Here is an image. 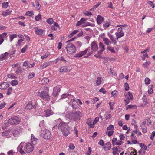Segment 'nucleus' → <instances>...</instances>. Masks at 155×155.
Here are the masks:
<instances>
[{"label": "nucleus", "mask_w": 155, "mask_h": 155, "mask_svg": "<svg viewBox=\"0 0 155 155\" xmlns=\"http://www.w3.org/2000/svg\"><path fill=\"white\" fill-rule=\"evenodd\" d=\"M34 149V146L31 143L21 142L17 148V150L21 154L24 155L31 152Z\"/></svg>", "instance_id": "1"}, {"label": "nucleus", "mask_w": 155, "mask_h": 155, "mask_svg": "<svg viewBox=\"0 0 155 155\" xmlns=\"http://www.w3.org/2000/svg\"><path fill=\"white\" fill-rule=\"evenodd\" d=\"M55 122L59 123L58 129L62 132L64 135L68 136L69 133V131L67 129L68 124L61 121V119L59 118L55 121Z\"/></svg>", "instance_id": "2"}, {"label": "nucleus", "mask_w": 155, "mask_h": 155, "mask_svg": "<svg viewBox=\"0 0 155 155\" xmlns=\"http://www.w3.org/2000/svg\"><path fill=\"white\" fill-rule=\"evenodd\" d=\"M81 116V112L79 111H77L70 114L69 118L71 120L75 121L79 120Z\"/></svg>", "instance_id": "3"}, {"label": "nucleus", "mask_w": 155, "mask_h": 155, "mask_svg": "<svg viewBox=\"0 0 155 155\" xmlns=\"http://www.w3.org/2000/svg\"><path fill=\"white\" fill-rule=\"evenodd\" d=\"M44 91L38 94L39 96L41 98L45 100H48L50 99V96L49 95V88L48 87H44Z\"/></svg>", "instance_id": "4"}, {"label": "nucleus", "mask_w": 155, "mask_h": 155, "mask_svg": "<svg viewBox=\"0 0 155 155\" xmlns=\"http://www.w3.org/2000/svg\"><path fill=\"white\" fill-rule=\"evenodd\" d=\"M65 48L67 50L68 53L70 54H74L76 52V49L75 46L71 43H69L66 45Z\"/></svg>", "instance_id": "5"}, {"label": "nucleus", "mask_w": 155, "mask_h": 155, "mask_svg": "<svg viewBox=\"0 0 155 155\" xmlns=\"http://www.w3.org/2000/svg\"><path fill=\"white\" fill-rule=\"evenodd\" d=\"M21 119L18 117L14 116L9 119L8 121V123L11 125H15L19 124Z\"/></svg>", "instance_id": "6"}, {"label": "nucleus", "mask_w": 155, "mask_h": 155, "mask_svg": "<svg viewBox=\"0 0 155 155\" xmlns=\"http://www.w3.org/2000/svg\"><path fill=\"white\" fill-rule=\"evenodd\" d=\"M124 95L125 97H126L124 101L126 103V105H127L130 102V100H132L133 99V95L130 92L127 93L125 92Z\"/></svg>", "instance_id": "7"}, {"label": "nucleus", "mask_w": 155, "mask_h": 155, "mask_svg": "<svg viewBox=\"0 0 155 155\" xmlns=\"http://www.w3.org/2000/svg\"><path fill=\"white\" fill-rule=\"evenodd\" d=\"M41 135L44 139L47 140L49 139L51 136L50 132L47 129H45L42 130Z\"/></svg>", "instance_id": "8"}, {"label": "nucleus", "mask_w": 155, "mask_h": 155, "mask_svg": "<svg viewBox=\"0 0 155 155\" xmlns=\"http://www.w3.org/2000/svg\"><path fill=\"white\" fill-rule=\"evenodd\" d=\"M115 34L116 35V39L117 40L119 38L124 36V33L122 31V28L120 27L119 28Z\"/></svg>", "instance_id": "9"}, {"label": "nucleus", "mask_w": 155, "mask_h": 155, "mask_svg": "<svg viewBox=\"0 0 155 155\" xmlns=\"http://www.w3.org/2000/svg\"><path fill=\"white\" fill-rule=\"evenodd\" d=\"M90 49V47H88L86 48L84 51H80L78 53L76 54L75 55L74 57L77 58H80L81 57L83 56Z\"/></svg>", "instance_id": "10"}, {"label": "nucleus", "mask_w": 155, "mask_h": 155, "mask_svg": "<svg viewBox=\"0 0 155 155\" xmlns=\"http://www.w3.org/2000/svg\"><path fill=\"white\" fill-rule=\"evenodd\" d=\"M128 150L125 153V155H136L137 152L135 149L131 147L129 148Z\"/></svg>", "instance_id": "11"}, {"label": "nucleus", "mask_w": 155, "mask_h": 155, "mask_svg": "<svg viewBox=\"0 0 155 155\" xmlns=\"http://www.w3.org/2000/svg\"><path fill=\"white\" fill-rule=\"evenodd\" d=\"M36 107L35 103L30 102L28 103L25 107V109L26 110H30L32 109H35Z\"/></svg>", "instance_id": "12"}, {"label": "nucleus", "mask_w": 155, "mask_h": 155, "mask_svg": "<svg viewBox=\"0 0 155 155\" xmlns=\"http://www.w3.org/2000/svg\"><path fill=\"white\" fill-rule=\"evenodd\" d=\"M11 136L12 134L14 137H17L20 135L19 130L18 129L15 130L11 129Z\"/></svg>", "instance_id": "13"}, {"label": "nucleus", "mask_w": 155, "mask_h": 155, "mask_svg": "<svg viewBox=\"0 0 155 155\" xmlns=\"http://www.w3.org/2000/svg\"><path fill=\"white\" fill-rule=\"evenodd\" d=\"M99 48L100 50L98 51L97 53L101 55L102 54L103 51L105 50V46L102 43H99Z\"/></svg>", "instance_id": "14"}, {"label": "nucleus", "mask_w": 155, "mask_h": 155, "mask_svg": "<svg viewBox=\"0 0 155 155\" xmlns=\"http://www.w3.org/2000/svg\"><path fill=\"white\" fill-rule=\"evenodd\" d=\"M60 91V89L59 87L57 86L54 88L53 92L52 93V95L54 97L58 96Z\"/></svg>", "instance_id": "15"}, {"label": "nucleus", "mask_w": 155, "mask_h": 155, "mask_svg": "<svg viewBox=\"0 0 155 155\" xmlns=\"http://www.w3.org/2000/svg\"><path fill=\"white\" fill-rule=\"evenodd\" d=\"M91 49L93 51H96L98 49V47L96 42L95 41L93 42L91 45Z\"/></svg>", "instance_id": "16"}, {"label": "nucleus", "mask_w": 155, "mask_h": 155, "mask_svg": "<svg viewBox=\"0 0 155 155\" xmlns=\"http://www.w3.org/2000/svg\"><path fill=\"white\" fill-rule=\"evenodd\" d=\"M71 102H72V107L73 109H76L78 107V103L74 99H71Z\"/></svg>", "instance_id": "17"}, {"label": "nucleus", "mask_w": 155, "mask_h": 155, "mask_svg": "<svg viewBox=\"0 0 155 155\" xmlns=\"http://www.w3.org/2000/svg\"><path fill=\"white\" fill-rule=\"evenodd\" d=\"M8 56V53L7 52L2 54L0 55V61H2L5 60Z\"/></svg>", "instance_id": "18"}, {"label": "nucleus", "mask_w": 155, "mask_h": 155, "mask_svg": "<svg viewBox=\"0 0 155 155\" xmlns=\"http://www.w3.org/2000/svg\"><path fill=\"white\" fill-rule=\"evenodd\" d=\"M111 147V144L110 142L106 143L105 145L103 147V148L105 151H108L110 150Z\"/></svg>", "instance_id": "19"}, {"label": "nucleus", "mask_w": 155, "mask_h": 155, "mask_svg": "<svg viewBox=\"0 0 155 155\" xmlns=\"http://www.w3.org/2000/svg\"><path fill=\"white\" fill-rule=\"evenodd\" d=\"M2 135L4 136L7 137H9L11 136V129L6 130L2 133Z\"/></svg>", "instance_id": "20"}, {"label": "nucleus", "mask_w": 155, "mask_h": 155, "mask_svg": "<svg viewBox=\"0 0 155 155\" xmlns=\"http://www.w3.org/2000/svg\"><path fill=\"white\" fill-rule=\"evenodd\" d=\"M34 28V31L37 35H42L44 33V30L42 29H39L37 27H35Z\"/></svg>", "instance_id": "21"}, {"label": "nucleus", "mask_w": 155, "mask_h": 155, "mask_svg": "<svg viewBox=\"0 0 155 155\" xmlns=\"http://www.w3.org/2000/svg\"><path fill=\"white\" fill-rule=\"evenodd\" d=\"M9 85L7 82H4L0 85V89H5L8 87Z\"/></svg>", "instance_id": "22"}, {"label": "nucleus", "mask_w": 155, "mask_h": 155, "mask_svg": "<svg viewBox=\"0 0 155 155\" xmlns=\"http://www.w3.org/2000/svg\"><path fill=\"white\" fill-rule=\"evenodd\" d=\"M38 141V139L35 138L33 134H31V141L32 144L33 145H35L36 144Z\"/></svg>", "instance_id": "23"}, {"label": "nucleus", "mask_w": 155, "mask_h": 155, "mask_svg": "<svg viewBox=\"0 0 155 155\" xmlns=\"http://www.w3.org/2000/svg\"><path fill=\"white\" fill-rule=\"evenodd\" d=\"M104 19V18L100 15H98L96 19L97 24L99 25L101 24Z\"/></svg>", "instance_id": "24"}, {"label": "nucleus", "mask_w": 155, "mask_h": 155, "mask_svg": "<svg viewBox=\"0 0 155 155\" xmlns=\"http://www.w3.org/2000/svg\"><path fill=\"white\" fill-rule=\"evenodd\" d=\"M86 19L84 18H82L81 20L78 21L76 24V26H79L82 24H83L85 23V21L86 20Z\"/></svg>", "instance_id": "25"}, {"label": "nucleus", "mask_w": 155, "mask_h": 155, "mask_svg": "<svg viewBox=\"0 0 155 155\" xmlns=\"http://www.w3.org/2000/svg\"><path fill=\"white\" fill-rule=\"evenodd\" d=\"M12 12V10H7L5 11H2V15L4 17H6L11 14Z\"/></svg>", "instance_id": "26"}, {"label": "nucleus", "mask_w": 155, "mask_h": 155, "mask_svg": "<svg viewBox=\"0 0 155 155\" xmlns=\"http://www.w3.org/2000/svg\"><path fill=\"white\" fill-rule=\"evenodd\" d=\"M45 116L46 117H48L52 114L53 112L49 109H47L44 111Z\"/></svg>", "instance_id": "27"}, {"label": "nucleus", "mask_w": 155, "mask_h": 155, "mask_svg": "<svg viewBox=\"0 0 155 155\" xmlns=\"http://www.w3.org/2000/svg\"><path fill=\"white\" fill-rule=\"evenodd\" d=\"M144 124V122H142L140 125V127L142 132L145 133L147 132V128L145 127Z\"/></svg>", "instance_id": "28"}, {"label": "nucleus", "mask_w": 155, "mask_h": 155, "mask_svg": "<svg viewBox=\"0 0 155 155\" xmlns=\"http://www.w3.org/2000/svg\"><path fill=\"white\" fill-rule=\"evenodd\" d=\"M103 41L104 42V44L107 45H108L111 44V42L107 38H103Z\"/></svg>", "instance_id": "29"}, {"label": "nucleus", "mask_w": 155, "mask_h": 155, "mask_svg": "<svg viewBox=\"0 0 155 155\" xmlns=\"http://www.w3.org/2000/svg\"><path fill=\"white\" fill-rule=\"evenodd\" d=\"M68 70V67L66 66H63L61 67L60 69V72H65Z\"/></svg>", "instance_id": "30"}, {"label": "nucleus", "mask_w": 155, "mask_h": 155, "mask_svg": "<svg viewBox=\"0 0 155 155\" xmlns=\"http://www.w3.org/2000/svg\"><path fill=\"white\" fill-rule=\"evenodd\" d=\"M49 63L48 62H44L43 63L41 66L40 67V69H44L49 65Z\"/></svg>", "instance_id": "31"}, {"label": "nucleus", "mask_w": 155, "mask_h": 155, "mask_svg": "<svg viewBox=\"0 0 155 155\" xmlns=\"http://www.w3.org/2000/svg\"><path fill=\"white\" fill-rule=\"evenodd\" d=\"M73 97V96L72 95H71V94H63L61 96V99L67 97L68 98H69L70 97Z\"/></svg>", "instance_id": "32"}, {"label": "nucleus", "mask_w": 155, "mask_h": 155, "mask_svg": "<svg viewBox=\"0 0 155 155\" xmlns=\"http://www.w3.org/2000/svg\"><path fill=\"white\" fill-rule=\"evenodd\" d=\"M6 33H4L0 35V45H1L4 41V37L5 36Z\"/></svg>", "instance_id": "33"}, {"label": "nucleus", "mask_w": 155, "mask_h": 155, "mask_svg": "<svg viewBox=\"0 0 155 155\" xmlns=\"http://www.w3.org/2000/svg\"><path fill=\"white\" fill-rule=\"evenodd\" d=\"M87 123L89 125V127L92 128L94 127V125L92 121H91L90 120H88L87 121Z\"/></svg>", "instance_id": "34"}, {"label": "nucleus", "mask_w": 155, "mask_h": 155, "mask_svg": "<svg viewBox=\"0 0 155 155\" xmlns=\"http://www.w3.org/2000/svg\"><path fill=\"white\" fill-rule=\"evenodd\" d=\"M110 25V23L109 22H104L103 23V27L105 29L109 27Z\"/></svg>", "instance_id": "35"}, {"label": "nucleus", "mask_w": 155, "mask_h": 155, "mask_svg": "<svg viewBox=\"0 0 155 155\" xmlns=\"http://www.w3.org/2000/svg\"><path fill=\"white\" fill-rule=\"evenodd\" d=\"M18 36V35L16 34H13L10 35V41L12 42L13 40L15 38H16Z\"/></svg>", "instance_id": "36"}, {"label": "nucleus", "mask_w": 155, "mask_h": 155, "mask_svg": "<svg viewBox=\"0 0 155 155\" xmlns=\"http://www.w3.org/2000/svg\"><path fill=\"white\" fill-rule=\"evenodd\" d=\"M78 31H79L78 30H74L72 32H71V34H70V35L68 36L70 38H71L75 34L77 33Z\"/></svg>", "instance_id": "37"}, {"label": "nucleus", "mask_w": 155, "mask_h": 155, "mask_svg": "<svg viewBox=\"0 0 155 155\" xmlns=\"http://www.w3.org/2000/svg\"><path fill=\"white\" fill-rule=\"evenodd\" d=\"M96 83L97 86H98L101 84V79L100 77H98L97 78Z\"/></svg>", "instance_id": "38"}, {"label": "nucleus", "mask_w": 155, "mask_h": 155, "mask_svg": "<svg viewBox=\"0 0 155 155\" xmlns=\"http://www.w3.org/2000/svg\"><path fill=\"white\" fill-rule=\"evenodd\" d=\"M114 133V131L113 130H111L110 131H107L106 132V134L107 135L109 136L110 137L112 136Z\"/></svg>", "instance_id": "39"}, {"label": "nucleus", "mask_w": 155, "mask_h": 155, "mask_svg": "<svg viewBox=\"0 0 155 155\" xmlns=\"http://www.w3.org/2000/svg\"><path fill=\"white\" fill-rule=\"evenodd\" d=\"M142 100L144 104L147 105L148 104V102L147 101V98L145 95L143 96Z\"/></svg>", "instance_id": "40"}, {"label": "nucleus", "mask_w": 155, "mask_h": 155, "mask_svg": "<svg viewBox=\"0 0 155 155\" xmlns=\"http://www.w3.org/2000/svg\"><path fill=\"white\" fill-rule=\"evenodd\" d=\"M151 62L150 61H147L143 64L144 67L146 68H148Z\"/></svg>", "instance_id": "41"}, {"label": "nucleus", "mask_w": 155, "mask_h": 155, "mask_svg": "<svg viewBox=\"0 0 155 155\" xmlns=\"http://www.w3.org/2000/svg\"><path fill=\"white\" fill-rule=\"evenodd\" d=\"M33 15V11H27L25 14V15L29 16H31Z\"/></svg>", "instance_id": "42"}, {"label": "nucleus", "mask_w": 155, "mask_h": 155, "mask_svg": "<svg viewBox=\"0 0 155 155\" xmlns=\"http://www.w3.org/2000/svg\"><path fill=\"white\" fill-rule=\"evenodd\" d=\"M114 128V126L112 125H109L108 127L107 128V130H113Z\"/></svg>", "instance_id": "43"}, {"label": "nucleus", "mask_w": 155, "mask_h": 155, "mask_svg": "<svg viewBox=\"0 0 155 155\" xmlns=\"http://www.w3.org/2000/svg\"><path fill=\"white\" fill-rule=\"evenodd\" d=\"M145 84L148 85L150 84V80L148 78H146L145 79Z\"/></svg>", "instance_id": "44"}, {"label": "nucleus", "mask_w": 155, "mask_h": 155, "mask_svg": "<svg viewBox=\"0 0 155 155\" xmlns=\"http://www.w3.org/2000/svg\"><path fill=\"white\" fill-rule=\"evenodd\" d=\"M8 5V2H4L2 4V7L4 8H6Z\"/></svg>", "instance_id": "45"}, {"label": "nucleus", "mask_w": 155, "mask_h": 155, "mask_svg": "<svg viewBox=\"0 0 155 155\" xmlns=\"http://www.w3.org/2000/svg\"><path fill=\"white\" fill-rule=\"evenodd\" d=\"M139 145L140 147L142 148L144 150H147V147L144 144L142 143H140Z\"/></svg>", "instance_id": "46"}, {"label": "nucleus", "mask_w": 155, "mask_h": 155, "mask_svg": "<svg viewBox=\"0 0 155 155\" xmlns=\"http://www.w3.org/2000/svg\"><path fill=\"white\" fill-rule=\"evenodd\" d=\"M35 75L34 72L30 73L28 76L29 79H31L33 78Z\"/></svg>", "instance_id": "47"}, {"label": "nucleus", "mask_w": 155, "mask_h": 155, "mask_svg": "<svg viewBox=\"0 0 155 155\" xmlns=\"http://www.w3.org/2000/svg\"><path fill=\"white\" fill-rule=\"evenodd\" d=\"M11 84L12 86H15L18 84V81L16 80H13L11 81Z\"/></svg>", "instance_id": "48"}, {"label": "nucleus", "mask_w": 155, "mask_h": 155, "mask_svg": "<svg viewBox=\"0 0 155 155\" xmlns=\"http://www.w3.org/2000/svg\"><path fill=\"white\" fill-rule=\"evenodd\" d=\"M107 49L108 50L111 51V52L113 53H114L115 52V51L114 50V49L113 48L110 46H108L107 47Z\"/></svg>", "instance_id": "49"}, {"label": "nucleus", "mask_w": 155, "mask_h": 155, "mask_svg": "<svg viewBox=\"0 0 155 155\" xmlns=\"http://www.w3.org/2000/svg\"><path fill=\"white\" fill-rule=\"evenodd\" d=\"M35 19L36 21H39L41 19V16L40 15L38 14L37 16L35 17Z\"/></svg>", "instance_id": "50"}, {"label": "nucleus", "mask_w": 155, "mask_h": 155, "mask_svg": "<svg viewBox=\"0 0 155 155\" xmlns=\"http://www.w3.org/2000/svg\"><path fill=\"white\" fill-rule=\"evenodd\" d=\"M147 3L150 6L152 7L153 8H154V5L153 2L150 1H149L147 2Z\"/></svg>", "instance_id": "51"}, {"label": "nucleus", "mask_w": 155, "mask_h": 155, "mask_svg": "<svg viewBox=\"0 0 155 155\" xmlns=\"http://www.w3.org/2000/svg\"><path fill=\"white\" fill-rule=\"evenodd\" d=\"M46 21L50 24H51L53 22V19L52 18H50L47 19Z\"/></svg>", "instance_id": "52"}, {"label": "nucleus", "mask_w": 155, "mask_h": 155, "mask_svg": "<svg viewBox=\"0 0 155 155\" xmlns=\"http://www.w3.org/2000/svg\"><path fill=\"white\" fill-rule=\"evenodd\" d=\"M23 66L25 67H27V68H28V66H29V64L27 61H25V62H24Z\"/></svg>", "instance_id": "53"}, {"label": "nucleus", "mask_w": 155, "mask_h": 155, "mask_svg": "<svg viewBox=\"0 0 155 155\" xmlns=\"http://www.w3.org/2000/svg\"><path fill=\"white\" fill-rule=\"evenodd\" d=\"M117 140V138H114L112 140V145L113 146L116 145V143Z\"/></svg>", "instance_id": "54"}, {"label": "nucleus", "mask_w": 155, "mask_h": 155, "mask_svg": "<svg viewBox=\"0 0 155 155\" xmlns=\"http://www.w3.org/2000/svg\"><path fill=\"white\" fill-rule=\"evenodd\" d=\"M12 91V87H9L8 89L7 92L6 93V94L7 95H10L11 94V92Z\"/></svg>", "instance_id": "55"}, {"label": "nucleus", "mask_w": 155, "mask_h": 155, "mask_svg": "<svg viewBox=\"0 0 155 155\" xmlns=\"http://www.w3.org/2000/svg\"><path fill=\"white\" fill-rule=\"evenodd\" d=\"M24 41L23 39H21L19 40L17 42V44L16 45V46H19Z\"/></svg>", "instance_id": "56"}, {"label": "nucleus", "mask_w": 155, "mask_h": 155, "mask_svg": "<svg viewBox=\"0 0 155 155\" xmlns=\"http://www.w3.org/2000/svg\"><path fill=\"white\" fill-rule=\"evenodd\" d=\"M138 153L140 155H144L145 153V151L141 149L139 151Z\"/></svg>", "instance_id": "57"}, {"label": "nucleus", "mask_w": 155, "mask_h": 155, "mask_svg": "<svg viewBox=\"0 0 155 155\" xmlns=\"http://www.w3.org/2000/svg\"><path fill=\"white\" fill-rule=\"evenodd\" d=\"M28 48V46L27 45H25L24 47L21 50V52L22 53H24L25 52V51Z\"/></svg>", "instance_id": "58"}, {"label": "nucleus", "mask_w": 155, "mask_h": 155, "mask_svg": "<svg viewBox=\"0 0 155 155\" xmlns=\"http://www.w3.org/2000/svg\"><path fill=\"white\" fill-rule=\"evenodd\" d=\"M124 86L125 87V90L127 91H128L129 89V86L127 82L125 83L124 84Z\"/></svg>", "instance_id": "59"}, {"label": "nucleus", "mask_w": 155, "mask_h": 155, "mask_svg": "<svg viewBox=\"0 0 155 155\" xmlns=\"http://www.w3.org/2000/svg\"><path fill=\"white\" fill-rule=\"evenodd\" d=\"M99 120V118L97 117H96L95 119V120H94L93 122V125H94Z\"/></svg>", "instance_id": "60"}, {"label": "nucleus", "mask_w": 155, "mask_h": 155, "mask_svg": "<svg viewBox=\"0 0 155 155\" xmlns=\"http://www.w3.org/2000/svg\"><path fill=\"white\" fill-rule=\"evenodd\" d=\"M84 15L87 16L92 15V14L88 11H86L84 13Z\"/></svg>", "instance_id": "61"}, {"label": "nucleus", "mask_w": 155, "mask_h": 155, "mask_svg": "<svg viewBox=\"0 0 155 155\" xmlns=\"http://www.w3.org/2000/svg\"><path fill=\"white\" fill-rule=\"evenodd\" d=\"M69 147L70 149L73 150L75 148V146L73 144L70 143L69 145Z\"/></svg>", "instance_id": "62"}, {"label": "nucleus", "mask_w": 155, "mask_h": 155, "mask_svg": "<svg viewBox=\"0 0 155 155\" xmlns=\"http://www.w3.org/2000/svg\"><path fill=\"white\" fill-rule=\"evenodd\" d=\"M123 143V142L121 140H118V141H117V142L116 143V145H121Z\"/></svg>", "instance_id": "63"}, {"label": "nucleus", "mask_w": 155, "mask_h": 155, "mask_svg": "<svg viewBox=\"0 0 155 155\" xmlns=\"http://www.w3.org/2000/svg\"><path fill=\"white\" fill-rule=\"evenodd\" d=\"M91 148L90 147H88V150L86 153V154L87 155H90L91 152Z\"/></svg>", "instance_id": "64"}]
</instances>
